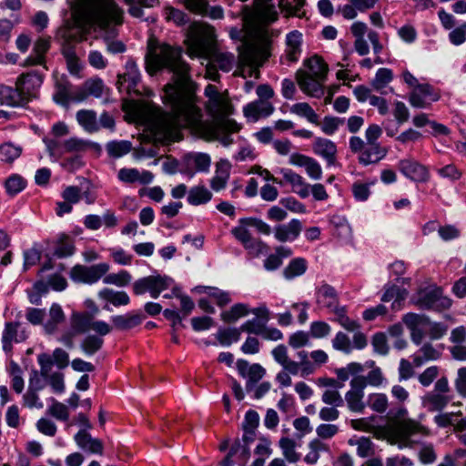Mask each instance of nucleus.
Returning <instances> with one entry per match:
<instances>
[{
    "instance_id": "a878e982",
    "label": "nucleus",
    "mask_w": 466,
    "mask_h": 466,
    "mask_svg": "<svg viewBox=\"0 0 466 466\" xmlns=\"http://www.w3.org/2000/svg\"><path fill=\"white\" fill-rule=\"evenodd\" d=\"M64 152L71 153V152H83L87 149H94L96 151H100L101 147L97 143L83 140L77 137H71L66 141H64L63 145Z\"/></svg>"
},
{
    "instance_id": "c756f323",
    "label": "nucleus",
    "mask_w": 466,
    "mask_h": 466,
    "mask_svg": "<svg viewBox=\"0 0 466 466\" xmlns=\"http://www.w3.org/2000/svg\"><path fill=\"white\" fill-rule=\"evenodd\" d=\"M93 315L88 313H74L71 317V328L75 333H86L91 329Z\"/></svg>"
},
{
    "instance_id": "bb28decb",
    "label": "nucleus",
    "mask_w": 466,
    "mask_h": 466,
    "mask_svg": "<svg viewBox=\"0 0 466 466\" xmlns=\"http://www.w3.org/2000/svg\"><path fill=\"white\" fill-rule=\"evenodd\" d=\"M313 149L316 154L325 157L329 164L334 162L337 147L332 141L326 138L318 137L314 142Z\"/></svg>"
},
{
    "instance_id": "8fccbe9b",
    "label": "nucleus",
    "mask_w": 466,
    "mask_h": 466,
    "mask_svg": "<svg viewBox=\"0 0 466 466\" xmlns=\"http://www.w3.org/2000/svg\"><path fill=\"white\" fill-rule=\"evenodd\" d=\"M265 373L266 370L261 365L257 363L250 365L247 373V391H251L254 389L255 384L263 378Z\"/></svg>"
},
{
    "instance_id": "a211bd4d",
    "label": "nucleus",
    "mask_w": 466,
    "mask_h": 466,
    "mask_svg": "<svg viewBox=\"0 0 466 466\" xmlns=\"http://www.w3.org/2000/svg\"><path fill=\"white\" fill-rule=\"evenodd\" d=\"M75 441L79 448L90 453L102 454L103 442L99 439L93 438L86 430L79 431L75 436Z\"/></svg>"
},
{
    "instance_id": "58836bf2",
    "label": "nucleus",
    "mask_w": 466,
    "mask_h": 466,
    "mask_svg": "<svg viewBox=\"0 0 466 466\" xmlns=\"http://www.w3.org/2000/svg\"><path fill=\"white\" fill-rule=\"evenodd\" d=\"M448 402L449 398L447 396L435 392L428 393L422 400L424 407L430 411L441 410Z\"/></svg>"
},
{
    "instance_id": "79ce46f5",
    "label": "nucleus",
    "mask_w": 466,
    "mask_h": 466,
    "mask_svg": "<svg viewBox=\"0 0 466 466\" xmlns=\"http://www.w3.org/2000/svg\"><path fill=\"white\" fill-rule=\"evenodd\" d=\"M367 404L373 411L378 413H384L389 407V398L384 393H370L368 396Z\"/></svg>"
},
{
    "instance_id": "69168bd1",
    "label": "nucleus",
    "mask_w": 466,
    "mask_h": 466,
    "mask_svg": "<svg viewBox=\"0 0 466 466\" xmlns=\"http://www.w3.org/2000/svg\"><path fill=\"white\" fill-rule=\"evenodd\" d=\"M392 79L391 70L388 68H380L378 70L374 80L372 81L373 87L380 91L384 88Z\"/></svg>"
},
{
    "instance_id": "dca6fc26",
    "label": "nucleus",
    "mask_w": 466,
    "mask_h": 466,
    "mask_svg": "<svg viewBox=\"0 0 466 466\" xmlns=\"http://www.w3.org/2000/svg\"><path fill=\"white\" fill-rule=\"evenodd\" d=\"M273 112L274 106L271 102L264 99H258L244 107V115L254 121H257L260 117H267Z\"/></svg>"
},
{
    "instance_id": "de8ad7c7",
    "label": "nucleus",
    "mask_w": 466,
    "mask_h": 466,
    "mask_svg": "<svg viewBox=\"0 0 466 466\" xmlns=\"http://www.w3.org/2000/svg\"><path fill=\"white\" fill-rule=\"evenodd\" d=\"M248 313L249 309L246 304L238 303L232 306L228 310L222 312L221 319L225 322L233 323Z\"/></svg>"
},
{
    "instance_id": "4be33fe9",
    "label": "nucleus",
    "mask_w": 466,
    "mask_h": 466,
    "mask_svg": "<svg viewBox=\"0 0 466 466\" xmlns=\"http://www.w3.org/2000/svg\"><path fill=\"white\" fill-rule=\"evenodd\" d=\"M281 174L285 182L292 186L293 191L305 198L309 195V185L307 184L303 177L289 169H282Z\"/></svg>"
},
{
    "instance_id": "e2e57ef3",
    "label": "nucleus",
    "mask_w": 466,
    "mask_h": 466,
    "mask_svg": "<svg viewBox=\"0 0 466 466\" xmlns=\"http://www.w3.org/2000/svg\"><path fill=\"white\" fill-rule=\"evenodd\" d=\"M332 347L344 353H350L352 350L350 337L344 332H338L332 339Z\"/></svg>"
},
{
    "instance_id": "f3484780",
    "label": "nucleus",
    "mask_w": 466,
    "mask_h": 466,
    "mask_svg": "<svg viewBox=\"0 0 466 466\" xmlns=\"http://www.w3.org/2000/svg\"><path fill=\"white\" fill-rule=\"evenodd\" d=\"M186 168L188 172H206L210 167V157L205 153H188L183 158Z\"/></svg>"
},
{
    "instance_id": "0eeeda50",
    "label": "nucleus",
    "mask_w": 466,
    "mask_h": 466,
    "mask_svg": "<svg viewBox=\"0 0 466 466\" xmlns=\"http://www.w3.org/2000/svg\"><path fill=\"white\" fill-rule=\"evenodd\" d=\"M108 270L107 263H99L90 267L76 265L72 268L70 277L76 282L93 284L105 276Z\"/></svg>"
},
{
    "instance_id": "4d7b16f0",
    "label": "nucleus",
    "mask_w": 466,
    "mask_h": 466,
    "mask_svg": "<svg viewBox=\"0 0 466 466\" xmlns=\"http://www.w3.org/2000/svg\"><path fill=\"white\" fill-rule=\"evenodd\" d=\"M240 333L239 329H223L218 331L216 337L221 345L228 346L233 341L239 339Z\"/></svg>"
},
{
    "instance_id": "09e8293b",
    "label": "nucleus",
    "mask_w": 466,
    "mask_h": 466,
    "mask_svg": "<svg viewBox=\"0 0 466 466\" xmlns=\"http://www.w3.org/2000/svg\"><path fill=\"white\" fill-rule=\"evenodd\" d=\"M75 247L72 239L66 235H61L56 242L54 255L57 258H66L73 255Z\"/></svg>"
},
{
    "instance_id": "9b49d317",
    "label": "nucleus",
    "mask_w": 466,
    "mask_h": 466,
    "mask_svg": "<svg viewBox=\"0 0 466 466\" xmlns=\"http://www.w3.org/2000/svg\"><path fill=\"white\" fill-rule=\"evenodd\" d=\"M233 236L244 246L249 255L258 257L263 254L268 247L261 240L254 238L250 232L244 227H236L231 230Z\"/></svg>"
},
{
    "instance_id": "423d86ee",
    "label": "nucleus",
    "mask_w": 466,
    "mask_h": 466,
    "mask_svg": "<svg viewBox=\"0 0 466 466\" xmlns=\"http://www.w3.org/2000/svg\"><path fill=\"white\" fill-rule=\"evenodd\" d=\"M271 353L274 360L292 375H297L300 372L301 376L305 377L312 374L315 370V365L309 360L299 362L292 360L285 345L277 346L272 350Z\"/></svg>"
},
{
    "instance_id": "052dcab7",
    "label": "nucleus",
    "mask_w": 466,
    "mask_h": 466,
    "mask_svg": "<svg viewBox=\"0 0 466 466\" xmlns=\"http://www.w3.org/2000/svg\"><path fill=\"white\" fill-rule=\"evenodd\" d=\"M104 283L112 284L117 287H124L129 284L131 281V275L125 270H121L118 273H112L106 275L104 279Z\"/></svg>"
},
{
    "instance_id": "e433bc0d",
    "label": "nucleus",
    "mask_w": 466,
    "mask_h": 466,
    "mask_svg": "<svg viewBox=\"0 0 466 466\" xmlns=\"http://www.w3.org/2000/svg\"><path fill=\"white\" fill-rule=\"evenodd\" d=\"M24 93L22 89H18L15 85V89L0 85V103L10 106H15L19 104L20 95Z\"/></svg>"
},
{
    "instance_id": "6ab92c4d",
    "label": "nucleus",
    "mask_w": 466,
    "mask_h": 466,
    "mask_svg": "<svg viewBox=\"0 0 466 466\" xmlns=\"http://www.w3.org/2000/svg\"><path fill=\"white\" fill-rule=\"evenodd\" d=\"M316 302L320 308L328 310L334 308L338 303V295L333 287L323 284L317 289Z\"/></svg>"
},
{
    "instance_id": "f704fd0d",
    "label": "nucleus",
    "mask_w": 466,
    "mask_h": 466,
    "mask_svg": "<svg viewBox=\"0 0 466 466\" xmlns=\"http://www.w3.org/2000/svg\"><path fill=\"white\" fill-rule=\"evenodd\" d=\"M309 452L306 454L304 461L308 464H315L322 451H329V446L320 440H311L309 442Z\"/></svg>"
},
{
    "instance_id": "680f3d73",
    "label": "nucleus",
    "mask_w": 466,
    "mask_h": 466,
    "mask_svg": "<svg viewBox=\"0 0 466 466\" xmlns=\"http://www.w3.org/2000/svg\"><path fill=\"white\" fill-rule=\"evenodd\" d=\"M115 35L116 30L114 29H109L105 32L103 38L106 43L107 50L113 54L122 53L126 50L125 45L121 41L113 40Z\"/></svg>"
},
{
    "instance_id": "864d4df0",
    "label": "nucleus",
    "mask_w": 466,
    "mask_h": 466,
    "mask_svg": "<svg viewBox=\"0 0 466 466\" xmlns=\"http://www.w3.org/2000/svg\"><path fill=\"white\" fill-rule=\"evenodd\" d=\"M306 271V262L303 258H295L290 261L284 269L283 274L286 279H291L297 276L302 275Z\"/></svg>"
},
{
    "instance_id": "3c124183",
    "label": "nucleus",
    "mask_w": 466,
    "mask_h": 466,
    "mask_svg": "<svg viewBox=\"0 0 466 466\" xmlns=\"http://www.w3.org/2000/svg\"><path fill=\"white\" fill-rule=\"evenodd\" d=\"M22 148L11 143H5L0 146V159L7 164H12L20 157Z\"/></svg>"
},
{
    "instance_id": "a18cd8bd",
    "label": "nucleus",
    "mask_w": 466,
    "mask_h": 466,
    "mask_svg": "<svg viewBox=\"0 0 466 466\" xmlns=\"http://www.w3.org/2000/svg\"><path fill=\"white\" fill-rule=\"evenodd\" d=\"M290 112L307 118L310 123L319 125V116L308 103L301 102L294 104L290 107Z\"/></svg>"
},
{
    "instance_id": "b1692460",
    "label": "nucleus",
    "mask_w": 466,
    "mask_h": 466,
    "mask_svg": "<svg viewBox=\"0 0 466 466\" xmlns=\"http://www.w3.org/2000/svg\"><path fill=\"white\" fill-rule=\"evenodd\" d=\"M153 174L149 171L139 172L136 168H122L118 172V178L127 183L140 182L149 184L153 180Z\"/></svg>"
},
{
    "instance_id": "6e6d98bb",
    "label": "nucleus",
    "mask_w": 466,
    "mask_h": 466,
    "mask_svg": "<svg viewBox=\"0 0 466 466\" xmlns=\"http://www.w3.org/2000/svg\"><path fill=\"white\" fill-rule=\"evenodd\" d=\"M339 432V428L336 424L321 423L316 428L317 438L315 440H330Z\"/></svg>"
},
{
    "instance_id": "39448f33",
    "label": "nucleus",
    "mask_w": 466,
    "mask_h": 466,
    "mask_svg": "<svg viewBox=\"0 0 466 466\" xmlns=\"http://www.w3.org/2000/svg\"><path fill=\"white\" fill-rule=\"evenodd\" d=\"M408 411L405 408H399L396 410H391L388 413L389 425L386 429V439L393 445L399 448H411L414 441L412 436L417 434L427 436L430 431L420 422L406 418Z\"/></svg>"
},
{
    "instance_id": "6e6552de",
    "label": "nucleus",
    "mask_w": 466,
    "mask_h": 466,
    "mask_svg": "<svg viewBox=\"0 0 466 466\" xmlns=\"http://www.w3.org/2000/svg\"><path fill=\"white\" fill-rule=\"evenodd\" d=\"M416 304L426 309L443 310L451 307V301L450 299L443 297L441 289H429L421 290L418 294Z\"/></svg>"
},
{
    "instance_id": "4c0bfd02",
    "label": "nucleus",
    "mask_w": 466,
    "mask_h": 466,
    "mask_svg": "<svg viewBox=\"0 0 466 466\" xmlns=\"http://www.w3.org/2000/svg\"><path fill=\"white\" fill-rule=\"evenodd\" d=\"M212 198V193L204 186H197L188 191L187 201L189 204L198 206L208 203Z\"/></svg>"
},
{
    "instance_id": "37998d69",
    "label": "nucleus",
    "mask_w": 466,
    "mask_h": 466,
    "mask_svg": "<svg viewBox=\"0 0 466 466\" xmlns=\"http://www.w3.org/2000/svg\"><path fill=\"white\" fill-rule=\"evenodd\" d=\"M106 149L110 157L118 158L128 154L132 150V144L127 140H114L106 144Z\"/></svg>"
},
{
    "instance_id": "aec40b11",
    "label": "nucleus",
    "mask_w": 466,
    "mask_h": 466,
    "mask_svg": "<svg viewBox=\"0 0 466 466\" xmlns=\"http://www.w3.org/2000/svg\"><path fill=\"white\" fill-rule=\"evenodd\" d=\"M302 229L301 223L298 219H292L286 225H279L275 228V237L280 242L295 239Z\"/></svg>"
},
{
    "instance_id": "cd10ccee",
    "label": "nucleus",
    "mask_w": 466,
    "mask_h": 466,
    "mask_svg": "<svg viewBox=\"0 0 466 466\" xmlns=\"http://www.w3.org/2000/svg\"><path fill=\"white\" fill-rule=\"evenodd\" d=\"M441 352L436 350L431 343H424L418 351V354L413 356V365L420 367L427 361L436 360L440 359Z\"/></svg>"
},
{
    "instance_id": "473e14b6",
    "label": "nucleus",
    "mask_w": 466,
    "mask_h": 466,
    "mask_svg": "<svg viewBox=\"0 0 466 466\" xmlns=\"http://www.w3.org/2000/svg\"><path fill=\"white\" fill-rule=\"evenodd\" d=\"M142 321L139 314L117 315L112 318V322L116 329L127 330L138 326Z\"/></svg>"
},
{
    "instance_id": "13d9d810",
    "label": "nucleus",
    "mask_w": 466,
    "mask_h": 466,
    "mask_svg": "<svg viewBox=\"0 0 466 466\" xmlns=\"http://www.w3.org/2000/svg\"><path fill=\"white\" fill-rule=\"evenodd\" d=\"M103 342L101 338L89 335L83 339L81 349L87 355H93L102 348Z\"/></svg>"
},
{
    "instance_id": "0e129e2a",
    "label": "nucleus",
    "mask_w": 466,
    "mask_h": 466,
    "mask_svg": "<svg viewBox=\"0 0 466 466\" xmlns=\"http://www.w3.org/2000/svg\"><path fill=\"white\" fill-rule=\"evenodd\" d=\"M375 453L374 443L368 437H360L357 441V454L361 458L372 456Z\"/></svg>"
},
{
    "instance_id": "7c9ffc66",
    "label": "nucleus",
    "mask_w": 466,
    "mask_h": 466,
    "mask_svg": "<svg viewBox=\"0 0 466 466\" xmlns=\"http://www.w3.org/2000/svg\"><path fill=\"white\" fill-rule=\"evenodd\" d=\"M100 299L110 302L115 307L126 306L129 303V297L125 291H115L110 289H103L99 291Z\"/></svg>"
},
{
    "instance_id": "c03bdc74",
    "label": "nucleus",
    "mask_w": 466,
    "mask_h": 466,
    "mask_svg": "<svg viewBox=\"0 0 466 466\" xmlns=\"http://www.w3.org/2000/svg\"><path fill=\"white\" fill-rule=\"evenodd\" d=\"M279 447L282 450V454L285 459L289 462H297L299 460V454L296 451V441L288 437H282L279 440Z\"/></svg>"
},
{
    "instance_id": "393cba45",
    "label": "nucleus",
    "mask_w": 466,
    "mask_h": 466,
    "mask_svg": "<svg viewBox=\"0 0 466 466\" xmlns=\"http://www.w3.org/2000/svg\"><path fill=\"white\" fill-rule=\"evenodd\" d=\"M65 314L60 305L54 303L49 309L48 319L44 323L46 334H53L57 330L58 325L65 320Z\"/></svg>"
},
{
    "instance_id": "774afa93",
    "label": "nucleus",
    "mask_w": 466,
    "mask_h": 466,
    "mask_svg": "<svg viewBox=\"0 0 466 466\" xmlns=\"http://www.w3.org/2000/svg\"><path fill=\"white\" fill-rule=\"evenodd\" d=\"M403 322L410 329H414L420 326H426L427 323H430V319L424 315L409 313L403 317Z\"/></svg>"
},
{
    "instance_id": "f8f14e48",
    "label": "nucleus",
    "mask_w": 466,
    "mask_h": 466,
    "mask_svg": "<svg viewBox=\"0 0 466 466\" xmlns=\"http://www.w3.org/2000/svg\"><path fill=\"white\" fill-rule=\"evenodd\" d=\"M440 95L428 84L415 86L409 96L410 104L418 108L427 107L431 102L438 101Z\"/></svg>"
},
{
    "instance_id": "a19ab883",
    "label": "nucleus",
    "mask_w": 466,
    "mask_h": 466,
    "mask_svg": "<svg viewBox=\"0 0 466 466\" xmlns=\"http://www.w3.org/2000/svg\"><path fill=\"white\" fill-rule=\"evenodd\" d=\"M126 5L129 6L128 13L137 18H141L144 15L142 7H154L158 5V0H124Z\"/></svg>"
},
{
    "instance_id": "7ed1b4c3",
    "label": "nucleus",
    "mask_w": 466,
    "mask_h": 466,
    "mask_svg": "<svg viewBox=\"0 0 466 466\" xmlns=\"http://www.w3.org/2000/svg\"><path fill=\"white\" fill-rule=\"evenodd\" d=\"M214 28L204 24H194L187 39L189 56L206 57L222 71H230L235 63V56L214 48Z\"/></svg>"
},
{
    "instance_id": "ddd939ff",
    "label": "nucleus",
    "mask_w": 466,
    "mask_h": 466,
    "mask_svg": "<svg viewBox=\"0 0 466 466\" xmlns=\"http://www.w3.org/2000/svg\"><path fill=\"white\" fill-rule=\"evenodd\" d=\"M19 322H6L2 335L3 350L11 351L13 343L24 341L26 339L25 331L21 330Z\"/></svg>"
},
{
    "instance_id": "603ef678",
    "label": "nucleus",
    "mask_w": 466,
    "mask_h": 466,
    "mask_svg": "<svg viewBox=\"0 0 466 466\" xmlns=\"http://www.w3.org/2000/svg\"><path fill=\"white\" fill-rule=\"evenodd\" d=\"M51 401L52 404L49 406L47 413L58 420H67L69 419V410L67 406L55 399H52Z\"/></svg>"
},
{
    "instance_id": "f03ea898",
    "label": "nucleus",
    "mask_w": 466,
    "mask_h": 466,
    "mask_svg": "<svg viewBox=\"0 0 466 466\" xmlns=\"http://www.w3.org/2000/svg\"><path fill=\"white\" fill-rule=\"evenodd\" d=\"M245 26H249L246 33L242 29L232 27L229 31L232 39L241 40V45L238 46V73L246 77L245 68L248 69V76L259 78V68L271 56L273 46V38L279 35V30L269 29L268 25L262 22H247L244 18Z\"/></svg>"
},
{
    "instance_id": "c9c22d12",
    "label": "nucleus",
    "mask_w": 466,
    "mask_h": 466,
    "mask_svg": "<svg viewBox=\"0 0 466 466\" xmlns=\"http://www.w3.org/2000/svg\"><path fill=\"white\" fill-rule=\"evenodd\" d=\"M43 80L41 75L37 73H27L21 75L15 85L18 89H22L23 92H29L31 89L41 86Z\"/></svg>"
},
{
    "instance_id": "72a5a7b5",
    "label": "nucleus",
    "mask_w": 466,
    "mask_h": 466,
    "mask_svg": "<svg viewBox=\"0 0 466 466\" xmlns=\"http://www.w3.org/2000/svg\"><path fill=\"white\" fill-rule=\"evenodd\" d=\"M71 84L64 79H57L55 86L54 100L63 106L71 101Z\"/></svg>"
},
{
    "instance_id": "4468645a",
    "label": "nucleus",
    "mask_w": 466,
    "mask_h": 466,
    "mask_svg": "<svg viewBox=\"0 0 466 466\" xmlns=\"http://www.w3.org/2000/svg\"><path fill=\"white\" fill-rule=\"evenodd\" d=\"M296 79L304 93L311 96H319L322 93L320 85L321 78L315 77L314 76L309 75L306 71L299 70L297 72Z\"/></svg>"
},
{
    "instance_id": "5fc2aeb1",
    "label": "nucleus",
    "mask_w": 466,
    "mask_h": 466,
    "mask_svg": "<svg viewBox=\"0 0 466 466\" xmlns=\"http://www.w3.org/2000/svg\"><path fill=\"white\" fill-rule=\"evenodd\" d=\"M363 396L364 394L355 392L350 390L345 394V400L351 411L362 412L364 410L365 404L362 401Z\"/></svg>"
},
{
    "instance_id": "bf43d9fd",
    "label": "nucleus",
    "mask_w": 466,
    "mask_h": 466,
    "mask_svg": "<svg viewBox=\"0 0 466 466\" xmlns=\"http://www.w3.org/2000/svg\"><path fill=\"white\" fill-rule=\"evenodd\" d=\"M205 290V293H207L211 299H213L216 303L223 307L227 304H228L231 301L230 296L228 292L223 291L218 288L214 287H200Z\"/></svg>"
},
{
    "instance_id": "5701e85b",
    "label": "nucleus",
    "mask_w": 466,
    "mask_h": 466,
    "mask_svg": "<svg viewBox=\"0 0 466 466\" xmlns=\"http://www.w3.org/2000/svg\"><path fill=\"white\" fill-rule=\"evenodd\" d=\"M230 164L227 160H220L216 166V174L210 181V187L215 191L225 188L229 178Z\"/></svg>"
},
{
    "instance_id": "49530a36",
    "label": "nucleus",
    "mask_w": 466,
    "mask_h": 466,
    "mask_svg": "<svg viewBox=\"0 0 466 466\" xmlns=\"http://www.w3.org/2000/svg\"><path fill=\"white\" fill-rule=\"evenodd\" d=\"M308 67V74L323 79L326 76L328 67L324 61L319 56H313L305 62Z\"/></svg>"
},
{
    "instance_id": "20e7f679",
    "label": "nucleus",
    "mask_w": 466,
    "mask_h": 466,
    "mask_svg": "<svg viewBox=\"0 0 466 466\" xmlns=\"http://www.w3.org/2000/svg\"><path fill=\"white\" fill-rule=\"evenodd\" d=\"M76 16L88 25L106 30L110 23L121 25L123 10L113 0H69Z\"/></svg>"
},
{
    "instance_id": "412c9836",
    "label": "nucleus",
    "mask_w": 466,
    "mask_h": 466,
    "mask_svg": "<svg viewBox=\"0 0 466 466\" xmlns=\"http://www.w3.org/2000/svg\"><path fill=\"white\" fill-rule=\"evenodd\" d=\"M302 34L294 30L286 36V56L289 61L296 62L301 53Z\"/></svg>"
},
{
    "instance_id": "9d476101",
    "label": "nucleus",
    "mask_w": 466,
    "mask_h": 466,
    "mask_svg": "<svg viewBox=\"0 0 466 466\" xmlns=\"http://www.w3.org/2000/svg\"><path fill=\"white\" fill-rule=\"evenodd\" d=\"M398 168L406 177L415 182L425 183L430 178L427 167L411 157L400 160Z\"/></svg>"
},
{
    "instance_id": "c85d7f7f",
    "label": "nucleus",
    "mask_w": 466,
    "mask_h": 466,
    "mask_svg": "<svg viewBox=\"0 0 466 466\" xmlns=\"http://www.w3.org/2000/svg\"><path fill=\"white\" fill-rule=\"evenodd\" d=\"M50 47L48 39L39 38L34 45L33 55L25 60V65L35 66L42 65L45 61V54Z\"/></svg>"
},
{
    "instance_id": "1a4fd4ad",
    "label": "nucleus",
    "mask_w": 466,
    "mask_h": 466,
    "mask_svg": "<svg viewBox=\"0 0 466 466\" xmlns=\"http://www.w3.org/2000/svg\"><path fill=\"white\" fill-rule=\"evenodd\" d=\"M171 281L170 279L161 276H148L135 281L133 289L137 295L149 291L151 297L157 299L163 290L170 286Z\"/></svg>"
},
{
    "instance_id": "f257e3e1",
    "label": "nucleus",
    "mask_w": 466,
    "mask_h": 466,
    "mask_svg": "<svg viewBox=\"0 0 466 466\" xmlns=\"http://www.w3.org/2000/svg\"><path fill=\"white\" fill-rule=\"evenodd\" d=\"M146 68L154 75L161 68L168 69L173 83L164 87L163 101L168 111L158 110L152 122L155 132L167 139H173L180 128L202 130L205 136L212 137L216 130L229 128L238 131L239 126L228 116L233 106L227 92H220L214 85H208L204 95L208 98L206 109L213 118L212 123L202 120V110L198 105L197 85L191 80L188 65L182 60V51L177 46L167 44H148L146 56Z\"/></svg>"
},
{
    "instance_id": "2f4dec72",
    "label": "nucleus",
    "mask_w": 466,
    "mask_h": 466,
    "mask_svg": "<svg viewBox=\"0 0 466 466\" xmlns=\"http://www.w3.org/2000/svg\"><path fill=\"white\" fill-rule=\"evenodd\" d=\"M76 120L89 133L99 129L96 114L93 110H80L76 113Z\"/></svg>"
},
{
    "instance_id": "2eb2a0df",
    "label": "nucleus",
    "mask_w": 466,
    "mask_h": 466,
    "mask_svg": "<svg viewBox=\"0 0 466 466\" xmlns=\"http://www.w3.org/2000/svg\"><path fill=\"white\" fill-rule=\"evenodd\" d=\"M388 150L379 143H367L361 154L359 155V162L364 166L376 164L385 157Z\"/></svg>"
},
{
    "instance_id": "ea45409f",
    "label": "nucleus",
    "mask_w": 466,
    "mask_h": 466,
    "mask_svg": "<svg viewBox=\"0 0 466 466\" xmlns=\"http://www.w3.org/2000/svg\"><path fill=\"white\" fill-rule=\"evenodd\" d=\"M329 311L334 313L336 315V320L348 331H356L359 329L360 325L357 321L350 319L347 314L344 307H339V303L334 307L329 309Z\"/></svg>"
},
{
    "instance_id": "338daca9",
    "label": "nucleus",
    "mask_w": 466,
    "mask_h": 466,
    "mask_svg": "<svg viewBox=\"0 0 466 466\" xmlns=\"http://www.w3.org/2000/svg\"><path fill=\"white\" fill-rule=\"evenodd\" d=\"M344 124V119L336 116H325L320 124L321 130L327 135H332Z\"/></svg>"
}]
</instances>
